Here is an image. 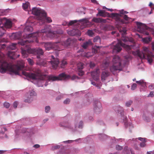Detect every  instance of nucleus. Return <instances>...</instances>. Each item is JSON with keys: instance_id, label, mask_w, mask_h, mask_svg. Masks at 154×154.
Listing matches in <instances>:
<instances>
[{"instance_id": "obj_54", "label": "nucleus", "mask_w": 154, "mask_h": 154, "mask_svg": "<svg viewBox=\"0 0 154 154\" xmlns=\"http://www.w3.org/2000/svg\"><path fill=\"white\" fill-rule=\"evenodd\" d=\"M123 121L124 122L126 126V127L127 125V117L124 118L123 119Z\"/></svg>"}, {"instance_id": "obj_43", "label": "nucleus", "mask_w": 154, "mask_h": 154, "mask_svg": "<svg viewBox=\"0 0 154 154\" xmlns=\"http://www.w3.org/2000/svg\"><path fill=\"white\" fill-rule=\"evenodd\" d=\"M120 140H121V141H122L123 140H124V139H116L115 137H114L112 139V142L114 143H116L117 142L119 141H120Z\"/></svg>"}, {"instance_id": "obj_21", "label": "nucleus", "mask_w": 154, "mask_h": 154, "mask_svg": "<svg viewBox=\"0 0 154 154\" xmlns=\"http://www.w3.org/2000/svg\"><path fill=\"white\" fill-rule=\"evenodd\" d=\"M92 21L96 23H99L101 22L105 23L106 22V20L102 19L101 18H97L94 17L92 20Z\"/></svg>"}, {"instance_id": "obj_14", "label": "nucleus", "mask_w": 154, "mask_h": 154, "mask_svg": "<svg viewBox=\"0 0 154 154\" xmlns=\"http://www.w3.org/2000/svg\"><path fill=\"white\" fill-rule=\"evenodd\" d=\"M110 71L114 75H117V73L120 71H122L126 72H128L129 71L126 70L127 68H109Z\"/></svg>"}, {"instance_id": "obj_2", "label": "nucleus", "mask_w": 154, "mask_h": 154, "mask_svg": "<svg viewBox=\"0 0 154 154\" xmlns=\"http://www.w3.org/2000/svg\"><path fill=\"white\" fill-rule=\"evenodd\" d=\"M23 68H0V72L3 74L6 72L11 75H20L21 73L27 78L33 79H39L38 83H44L46 81L45 85L46 86L51 81H54L63 80V73L58 76L52 75H48L45 72H42L40 68H28L30 72L23 70Z\"/></svg>"}, {"instance_id": "obj_59", "label": "nucleus", "mask_w": 154, "mask_h": 154, "mask_svg": "<svg viewBox=\"0 0 154 154\" xmlns=\"http://www.w3.org/2000/svg\"><path fill=\"white\" fill-rule=\"evenodd\" d=\"M17 102H15L13 103V106L14 108H16L17 107Z\"/></svg>"}, {"instance_id": "obj_26", "label": "nucleus", "mask_w": 154, "mask_h": 154, "mask_svg": "<svg viewBox=\"0 0 154 154\" xmlns=\"http://www.w3.org/2000/svg\"><path fill=\"white\" fill-rule=\"evenodd\" d=\"M109 137L108 135L104 134H100L99 135V137L101 140H106Z\"/></svg>"}, {"instance_id": "obj_39", "label": "nucleus", "mask_w": 154, "mask_h": 154, "mask_svg": "<svg viewBox=\"0 0 154 154\" xmlns=\"http://www.w3.org/2000/svg\"><path fill=\"white\" fill-rule=\"evenodd\" d=\"M81 140L80 138H79L78 139H76L75 140H68L65 141H64L63 142L65 143H72V142L75 141L76 142H77L79 140Z\"/></svg>"}, {"instance_id": "obj_20", "label": "nucleus", "mask_w": 154, "mask_h": 154, "mask_svg": "<svg viewBox=\"0 0 154 154\" xmlns=\"http://www.w3.org/2000/svg\"><path fill=\"white\" fill-rule=\"evenodd\" d=\"M112 17H115L116 20L117 21L120 22L122 23H124V20L121 19L119 17V14L117 13H112Z\"/></svg>"}, {"instance_id": "obj_28", "label": "nucleus", "mask_w": 154, "mask_h": 154, "mask_svg": "<svg viewBox=\"0 0 154 154\" xmlns=\"http://www.w3.org/2000/svg\"><path fill=\"white\" fill-rule=\"evenodd\" d=\"M130 149H129L128 147L125 146L122 152V154H129Z\"/></svg>"}, {"instance_id": "obj_51", "label": "nucleus", "mask_w": 154, "mask_h": 154, "mask_svg": "<svg viewBox=\"0 0 154 154\" xmlns=\"http://www.w3.org/2000/svg\"><path fill=\"white\" fill-rule=\"evenodd\" d=\"M84 65V63H79L77 64V67H82Z\"/></svg>"}, {"instance_id": "obj_25", "label": "nucleus", "mask_w": 154, "mask_h": 154, "mask_svg": "<svg viewBox=\"0 0 154 154\" xmlns=\"http://www.w3.org/2000/svg\"><path fill=\"white\" fill-rule=\"evenodd\" d=\"M136 24L138 29H141L143 28L145 29H146V26L145 24L140 22H137L136 23Z\"/></svg>"}, {"instance_id": "obj_58", "label": "nucleus", "mask_w": 154, "mask_h": 154, "mask_svg": "<svg viewBox=\"0 0 154 154\" xmlns=\"http://www.w3.org/2000/svg\"><path fill=\"white\" fill-rule=\"evenodd\" d=\"M145 142L141 143L140 144V146L141 147H144L146 145Z\"/></svg>"}, {"instance_id": "obj_63", "label": "nucleus", "mask_w": 154, "mask_h": 154, "mask_svg": "<svg viewBox=\"0 0 154 154\" xmlns=\"http://www.w3.org/2000/svg\"><path fill=\"white\" fill-rule=\"evenodd\" d=\"M60 147V146L59 145H56L54 146V148L55 149H59Z\"/></svg>"}, {"instance_id": "obj_53", "label": "nucleus", "mask_w": 154, "mask_h": 154, "mask_svg": "<svg viewBox=\"0 0 154 154\" xmlns=\"http://www.w3.org/2000/svg\"><path fill=\"white\" fill-rule=\"evenodd\" d=\"M70 101V99L67 98L64 101L63 103L65 104H68L69 103Z\"/></svg>"}, {"instance_id": "obj_46", "label": "nucleus", "mask_w": 154, "mask_h": 154, "mask_svg": "<svg viewBox=\"0 0 154 154\" xmlns=\"http://www.w3.org/2000/svg\"><path fill=\"white\" fill-rule=\"evenodd\" d=\"M116 148L118 150H120L123 149V147L119 145H117L116 146Z\"/></svg>"}, {"instance_id": "obj_13", "label": "nucleus", "mask_w": 154, "mask_h": 154, "mask_svg": "<svg viewBox=\"0 0 154 154\" xmlns=\"http://www.w3.org/2000/svg\"><path fill=\"white\" fill-rule=\"evenodd\" d=\"M102 110V105L100 102L97 101L95 102L94 105V110L96 114L100 113Z\"/></svg>"}, {"instance_id": "obj_61", "label": "nucleus", "mask_w": 154, "mask_h": 154, "mask_svg": "<svg viewBox=\"0 0 154 154\" xmlns=\"http://www.w3.org/2000/svg\"><path fill=\"white\" fill-rule=\"evenodd\" d=\"M103 63L106 66H107L109 64V62L107 61H104Z\"/></svg>"}, {"instance_id": "obj_38", "label": "nucleus", "mask_w": 154, "mask_h": 154, "mask_svg": "<svg viewBox=\"0 0 154 154\" xmlns=\"http://www.w3.org/2000/svg\"><path fill=\"white\" fill-rule=\"evenodd\" d=\"M104 12V11L100 10L99 11L98 13L97 14V16H98L99 15L100 16L104 17L105 16Z\"/></svg>"}, {"instance_id": "obj_16", "label": "nucleus", "mask_w": 154, "mask_h": 154, "mask_svg": "<svg viewBox=\"0 0 154 154\" xmlns=\"http://www.w3.org/2000/svg\"><path fill=\"white\" fill-rule=\"evenodd\" d=\"M68 34L71 35H80V32L78 29H74L72 30H68L67 31Z\"/></svg>"}, {"instance_id": "obj_22", "label": "nucleus", "mask_w": 154, "mask_h": 154, "mask_svg": "<svg viewBox=\"0 0 154 154\" xmlns=\"http://www.w3.org/2000/svg\"><path fill=\"white\" fill-rule=\"evenodd\" d=\"M21 36L22 33L20 32L14 33L12 35V36L15 39H19L20 38Z\"/></svg>"}, {"instance_id": "obj_9", "label": "nucleus", "mask_w": 154, "mask_h": 154, "mask_svg": "<svg viewBox=\"0 0 154 154\" xmlns=\"http://www.w3.org/2000/svg\"><path fill=\"white\" fill-rule=\"evenodd\" d=\"M100 72L99 69L98 68L95 70H94L91 72V75L96 82L91 81V84L96 87L98 89L100 88L101 86V83L100 82Z\"/></svg>"}, {"instance_id": "obj_15", "label": "nucleus", "mask_w": 154, "mask_h": 154, "mask_svg": "<svg viewBox=\"0 0 154 154\" xmlns=\"http://www.w3.org/2000/svg\"><path fill=\"white\" fill-rule=\"evenodd\" d=\"M112 62L114 64H118V66L113 65L112 67H116L118 66H121V63L120 57L117 55H115L113 56L112 59Z\"/></svg>"}, {"instance_id": "obj_1", "label": "nucleus", "mask_w": 154, "mask_h": 154, "mask_svg": "<svg viewBox=\"0 0 154 154\" xmlns=\"http://www.w3.org/2000/svg\"><path fill=\"white\" fill-rule=\"evenodd\" d=\"M41 35L40 31H38L26 35L25 38H26L27 39H23L20 41L18 43L21 45H26L24 48H21V53L24 57H27L29 54H36L37 64L40 66L47 67L48 65L52 67H57L59 63V61L58 58H55L54 56H51V60L49 61H47L46 60H43L41 58L42 56L44 54V52L42 49L38 48L36 49H31L30 47V45H28V43L32 42L35 41L38 42L37 39V37Z\"/></svg>"}, {"instance_id": "obj_8", "label": "nucleus", "mask_w": 154, "mask_h": 154, "mask_svg": "<svg viewBox=\"0 0 154 154\" xmlns=\"http://www.w3.org/2000/svg\"><path fill=\"white\" fill-rule=\"evenodd\" d=\"M32 13L37 16V19L39 21H41L42 23H45L46 13L44 10L40 8H34L32 9Z\"/></svg>"}, {"instance_id": "obj_29", "label": "nucleus", "mask_w": 154, "mask_h": 154, "mask_svg": "<svg viewBox=\"0 0 154 154\" xmlns=\"http://www.w3.org/2000/svg\"><path fill=\"white\" fill-rule=\"evenodd\" d=\"M46 21L48 23H50L52 21V20L51 18L49 17H46V15L45 16V22L44 23H42L41 22V21H39V23L41 25H42L43 24H44L45 23Z\"/></svg>"}, {"instance_id": "obj_24", "label": "nucleus", "mask_w": 154, "mask_h": 154, "mask_svg": "<svg viewBox=\"0 0 154 154\" xmlns=\"http://www.w3.org/2000/svg\"><path fill=\"white\" fill-rule=\"evenodd\" d=\"M92 45V42L90 40H89L88 41L84 43L82 46L85 49L89 45Z\"/></svg>"}, {"instance_id": "obj_50", "label": "nucleus", "mask_w": 154, "mask_h": 154, "mask_svg": "<svg viewBox=\"0 0 154 154\" xmlns=\"http://www.w3.org/2000/svg\"><path fill=\"white\" fill-rule=\"evenodd\" d=\"M67 64V62L65 60H63L62 61L61 64V67L62 66H65Z\"/></svg>"}, {"instance_id": "obj_52", "label": "nucleus", "mask_w": 154, "mask_h": 154, "mask_svg": "<svg viewBox=\"0 0 154 154\" xmlns=\"http://www.w3.org/2000/svg\"><path fill=\"white\" fill-rule=\"evenodd\" d=\"M4 106L7 108H8L10 106V104L7 102H5L4 104Z\"/></svg>"}, {"instance_id": "obj_44", "label": "nucleus", "mask_w": 154, "mask_h": 154, "mask_svg": "<svg viewBox=\"0 0 154 154\" xmlns=\"http://www.w3.org/2000/svg\"><path fill=\"white\" fill-rule=\"evenodd\" d=\"M51 109V107L49 106H46L45 107V112L46 113H48Z\"/></svg>"}, {"instance_id": "obj_23", "label": "nucleus", "mask_w": 154, "mask_h": 154, "mask_svg": "<svg viewBox=\"0 0 154 154\" xmlns=\"http://www.w3.org/2000/svg\"><path fill=\"white\" fill-rule=\"evenodd\" d=\"M24 62L23 60L17 61L16 67H24Z\"/></svg>"}, {"instance_id": "obj_10", "label": "nucleus", "mask_w": 154, "mask_h": 154, "mask_svg": "<svg viewBox=\"0 0 154 154\" xmlns=\"http://www.w3.org/2000/svg\"><path fill=\"white\" fill-rule=\"evenodd\" d=\"M60 43L56 42L55 43L47 42L45 43L44 47L46 50H50L51 49L59 50V45Z\"/></svg>"}, {"instance_id": "obj_11", "label": "nucleus", "mask_w": 154, "mask_h": 154, "mask_svg": "<svg viewBox=\"0 0 154 154\" xmlns=\"http://www.w3.org/2000/svg\"><path fill=\"white\" fill-rule=\"evenodd\" d=\"M36 95L35 92L33 90L29 91L26 95L24 101L26 103H31L33 100L34 97Z\"/></svg>"}, {"instance_id": "obj_40", "label": "nucleus", "mask_w": 154, "mask_h": 154, "mask_svg": "<svg viewBox=\"0 0 154 154\" xmlns=\"http://www.w3.org/2000/svg\"><path fill=\"white\" fill-rule=\"evenodd\" d=\"M151 38L150 37L145 38H143V41L145 43H148L151 41Z\"/></svg>"}, {"instance_id": "obj_27", "label": "nucleus", "mask_w": 154, "mask_h": 154, "mask_svg": "<svg viewBox=\"0 0 154 154\" xmlns=\"http://www.w3.org/2000/svg\"><path fill=\"white\" fill-rule=\"evenodd\" d=\"M8 55L9 57L12 59H15L16 57L15 53L13 51H9L8 53Z\"/></svg>"}, {"instance_id": "obj_60", "label": "nucleus", "mask_w": 154, "mask_h": 154, "mask_svg": "<svg viewBox=\"0 0 154 154\" xmlns=\"http://www.w3.org/2000/svg\"><path fill=\"white\" fill-rule=\"evenodd\" d=\"M149 88L151 90H152L154 89V85H151L149 86Z\"/></svg>"}, {"instance_id": "obj_19", "label": "nucleus", "mask_w": 154, "mask_h": 154, "mask_svg": "<svg viewBox=\"0 0 154 154\" xmlns=\"http://www.w3.org/2000/svg\"><path fill=\"white\" fill-rule=\"evenodd\" d=\"M0 67H14L13 65L9 63L6 61H4L2 62Z\"/></svg>"}, {"instance_id": "obj_47", "label": "nucleus", "mask_w": 154, "mask_h": 154, "mask_svg": "<svg viewBox=\"0 0 154 154\" xmlns=\"http://www.w3.org/2000/svg\"><path fill=\"white\" fill-rule=\"evenodd\" d=\"M132 101L131 100H129L126 102L125 106L127 107H129L132 104Z\"/></svg>"}, {"instance_id": "obj_12", "label": "nucleus", "mask_w": 154, "mask_h": 154, "mask_svg": "<svg viewBox=\"0 0 154 154\" xmlns=\"http://www.w3.org/2000/svg\"><path fill=\"white\" fill-rule=\"evenodd\" d=\"M78 21L79 22V25H82L85 26H88L87 25L89 23L88 20L87 19L84 18L77 20H71L68 23V26H71L74 24L76 23Z\"/></svg>"}, {"instance_id": "obj_33", "label": "nucleus", "mask_w": 154, "mask_h": 154, "mask_svg": "<svg viewBox=\"0 0 154 154\" xmlns=\"http://www.w3.org/2000/svg\"><path fill=\"white\" fill-rule=\"evenodd\" d=\"M85 8L81 7L77 10V11L79 13V14H85Z\"/></svg>"}, {"instance_id": "obj_36", "label": "nucleus", "mask_w": 154, "mask_h": 154, "mask_svg": "<svg viewBox=\"0 0 154 154\" xmlns=\"http://www.w3.org/2000/svg\"><path fill=\"white\" fill-rule=\"evenodd\" d=\"M123 17L125 20L127 21V23L130 22L134 20L131 18L128 17L126 15H124Z\"/></svg>"}, {"instance_id": "obj_5", "label": "nucleus", "mask_w": 154, "mask_h": 154, "mask_svg": "<svg viewBox=\"0 0 154 154\" xmlns=\"http://www.w3.org/2000/svg\"><path fill=\"white\" fill-rule=\"evenodd\" d=\"M49 26L46 25L44 29H42L40 32L41 35H42V37L46 36L51 38H57L59 36V35L63 33V31L61 30H58L55 32H52L49 28Z\"/></svg>"}, {"instance_id": "obj_37", "label": "nucleus", "mask_w": 154, "mask_h": 154, "mask_svg": "<svg viewBox=\"0 0 154 154\" xmlns=\"http://www.w3.org/2000/svg\"><path fill=\"white\" fill-rule=\"evenodd\" d=\"M29 3L28 2H26L25 4H23V9L25 10H26L29 7Z\"/></svg>"}, {"instance_id": "obj_3", "label": "nucleus", "mask_w": 154, "mask_h": 154, "mask_svg": "<svg viewBox=\"0 0 154 154\" xmlns=\"http://www.w3.org/2000/svg\"><path fill=\"white\" fill-rule=\"evenodd\" d=\"M122 41L124 42H128V41L132 43L134 42V40L132 38H129L128 37H125L122 38V41H118V43L116 45H114V43L111 44L110 48L112 49V52L114 53H117L119 52L122 50L121 47H122L126 49L127 51L130 50L131 48V46L126 45L123 43Z\"/></svg>"}, {"instance_id": "obj_42", "label": "nucleus", "mask_w": 154, "mask_h": 154, "mask_svg": "<svg viewBox=\"0 0 154 154\" xmlns=\"http://www.w3.org/2000/svg\"><path fill=\"white\" fill-rule=\"evenodd\" d=\"M16 45L17 44L16 43H12L9 46V48L12 50H15L16 48Z\"/></svg>"}, {"instance_id": "obj_17", "label": "nucleus", "mask_w": 154, "mask_h": 154, "mask_svg": "<svg viewBox=\"0 0 154 154\" xmlns=\"http://www.w3.org/2000/svg\"><path fill=\"white\" fill-rule=\"evenodd\" d=\"M110 73L108 71L105 70L102 72L101 75V80L102 81H104L110 75Z\"/></svg>"}, {"instance_id": "obj_55", "label": "nucleus", "mask_w": 154, "mask_h": 154, "mask_svg": "<svg viewBox=\"0 0 154 154\" xmlns=\"http://www.w3.org/2000/svg\"><path fill=\"white\" fill-rule=\"evenodd\" d=\"M89 65L90 67H93L95 66V64L94 63L92 62H91Z\"/></svg>"}, {"instance_id": "obj_32", "label": "nucleus", "mask_w": 154, "mask_h": 154, "mask_svg": "<svg viewBox=\"0 0 154 154\" xmlns=\"http://www.w3.org/2000/svg\"><path fill=\"white\" fill-rule=\"evenodd\" d=\"M35 19L33 17H30L27 20V22L26 23L27 24H30V23L32 24L34 23V20Z\"/></svg>"}, {"instance_id": "obj_6", "label": "nucleus", "mask_w": 154, "mask_h": 154, "mask_svg": "<svg viewBox=\"0 0 154 154\" xmlns=\"http://www.w3.org/2000/svg\"><path fill=\"white\" fill-rule=\"evenodd\" d=\"M12 26V22L9 20L5 17L0 18V36H2L5 33V28H10Z\"/></svg>"}, {"instance_id": "obj_30", "label": "nucleus", "mask_w": 154, "mask_h": 154, "mask_svg": "<svg viewBox=\"0 0 154 154\" xmlns=\"http://www.w3.org/2000/svg\"><path fill=\"white\" fill-rule=\"evenodd\" d=\"M83 68H77V71L78 74L80 76H82L84 74V72L83 70Z\"/></svg>"}, {"instance_id": "obj_31", "label": "nucleus", "mask_w": 154, "mask_h": 154, "mask_svg": "<svg viewBox=\"0 0 154 154\" xmlns=\"http://www.w3.org/2000/svg\"><path fill=\"white\" fill-rule=\"evenodd\" d=\"M101 47V46L95 45L94 47H93V48H92V51L93 52H94V53L95 54L98 52V51L99 50V48Z\"/></svg>"}, {"instance_id": "obj_41", "label": "nucleus", "mask_w": 154, "mask_h": 154, "mask_svg": "<svg viewBox=\"0 0 154 154\" xmlns=\"http://www.w3.org/2000/svg\"><path fill=\"white\" fill-rule=\"evenodd\" d=\"M100 38L99 36H96L94 38L93 40V41L94 42H98L99 43H100Z\"/></svg>"}, {"instance_id": "obj_45", "label": "nucleus", "mask_w": 154, "mask_h": 154, "mask_svg": "<svg viewBox=\"0 0 154 154\" xmlns=\"http://www.w3.org/2000/svg\"><path fill=\"white\" fill-rule=\"evenodd\" d=\"M28 61V63L30 65H32L34 64V62L33 60H32L30 59V58H28L27 59Z\"/></svg>"}, {"instance_id": "obj_35", "label": "nucleus", "mask_w": 154, "mask_h": 154, "mask_svg": "<svg viewBox=\"0 0 154 154\" xmlns=\"http://www.w3.org/2000/svg\"><path fill=\"white\" fill-rule=\"evenodd\" d=\"M33 30L32 27L30 26H26L25 28L24 29V32H26L27 31L28 32H31Z\"/></svg>"}, {"instance_id": "obj_56", "label": "nucleus", "mask_w": 154, "mask_h": 154, "mask_svg": "<svg viewBox=\"0 0 154 154\" xmlns=\"http://www.w3.org/2000/svg\"><path fill=\"white\" fill-rule=\"evenodd\" d=\"M138 139L139 140L142 141V142L145 141V138L139 137Z\"/></svg>"}, {"instance_id": "obj_62", "label": "nucleus", "mask_w": 154, "mask_h": 154, "mask_svg": "<svg viewBox=\"0 0 154 154\" xmlns=\"http://www.w3.org/2000/svg\"><path fill=\"white\" fill-rule=\"evenodd\" d=\"M24 130H25L26 131H23V132L24 133H26V132L28 133H31V132L29 131L30 129L28 128L27 129H25Z\"/></svg>"}, {"instance_id": "obj_64", "label": "nucleus", "mask_w": 154, "mask_h": 154, "mask_svg": "<svg viewBox=\"0 0 154 154\" xmlns=\"http://www.w3.org/2000/svg\"><path fill=\"white\" fill-rule=\"evenodd\" d=\"M153 96V92L152 91H151L150 92L149 94L148 95V97H152Z\"/></svg>"}, {"instance_id": "obj_48", "label": "nucleus", "mask_w": 154, "mask_h": 154, "mask_svg": "<svg viewBox=\"0 0 154 154\" xmlns=\"http://www.w3.org/2000/svg\"><path fill=\"white\" fill-rule=\"evenodd\" d=\"M88 35L90 36H92L94 33L92 30H88L87 32Z\"/></svg>"}, {"instance_id": "obj_34", "label": "nucleus", "mask_w": 154, "mask_h": 154, "mask_svg": "<svg viewBox=\"0 0 154 154\" xmlns=\"http://www.w3.org/2000/svg\"><path fill=\"white\" fill-rule=\"evenodd\" d=\"M136 82L143 87H145L146 86V83L144 82L143 80L136 81Z\"/></svg>"}, {"instance_id": "obj_18", "label": "nucleus", "mask_w": 154, "mask_h": 154, "mask_svg": "<svg viewBox=\"0 0 154 154\" xmlns=\"http://www.w3.org/2000/svg\"><path fill=\"white\" fill-rule=\"evenodd\" d=\"M72 42L71 39V38H69L66 41L63 42H61V43L58 42L60 44L59 45V47L60 48V46L61 44L62 45L64 46V47H67L71 44Z\"/></svg>"}, {"instance_id": "obj_7", "label": "nucleus", "mask_w": 154, "mask_h": 154, "mask_svg": "<svg viewBox=\"0 0 154 154\" xmlns=\"http://www.w3.org/2000/svg\"><path fill=\"white\" fill-rule=\"evenodd\" d=\"M60 126L69 129L71 131L75 132L78 131V129H82L83 127V123L82 121H80L79 122H76L75 124L74 127H72L70 124L68 122L65 123H60Z\"/></svg>"}, {"instance_id": "obj_4", "label": "nucleus", "mask_w": 154, "mask_h": 154, "mask_svg": "<svg viewBox=\"0 0 154 154\" xmlns=\"http://www.w3.org/2000/svg\"><path fill=\"white\" fill-rule=\"evenodd\" d=\"M143 51H136L137 56L141 59H147L148 63L151 64L153 62L152 58L154 57L153 55L150 51V49L148 48L143 47Z\"/></svg>"}, {"instance_id": "obj_57", "label": "nucleus", "mask_w": 154, "mask_h": 154, "mask_svg": "<svg viewBox=\"0 0 154 154\" xmlns=\"http://www.w3.org/2000/svg\"><path fill=\"white\" fill-rule=\"evenodd\" d=\"M63 96L62 95H61L60 96H58L56 98L57 100H60L61 98H63Z\"/></svg>"}, {"instance_id": "obj_49", "label": "nucleus", "mask_w": 154, "mask_h": 154, "mask_svg": "<svg viewBox=\"0 0 154 154\" xmlns=\"http://www.w3.org/2000/svg\"><path fill=\"white\" fill-rule=\"evenodd\" d=\"M137 86V85L136 83H134L131 86V89L132 90H135Z\"/></svg>"}]
</instances>
